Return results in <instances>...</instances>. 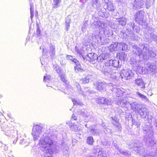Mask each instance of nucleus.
Masks as SVG:
<instances>
[{
  "label": "nucleus",
  "instance_id": "1",
  "mask_svg": "<svg viewBox=\"0 0 157 157\" xmlns=\"http://www.w3.org/2000/svg\"><path fill=\"white\" fill-rule=\"evenodd\" d=\"M56 132L52 128H47L43 135L40 138V144L41 150L44 153V157H53L52 154L55 152H57L56 147L53 144V140L56 137Z\"/></svg>",
  "mask_w": 157,
  "mask_h": 157
},
{
  "label": "nucleus",
  "instance_id": "2",
  "mask_svg": "<svg viewBox=\"0 0 157 157\" xmlns=\"http://www.w3.org/2000/svg\"><path fill=\"white\" fill-rule=\"evenodd\" d=\"M133 52L137 55V57H139L141 59L147 60L149 57H154L156 56L152 51V48L146 44H140L139 47L136 45L133 46Z\"/></svg>",
  "mask_w": 157,
  "mask_h": 157
},
{
  "label": "nucleus",
  "instance_id": "3",
  "mask_svg": "<svg viewBox=\"0 0 157 157\" xmlns=\"http://www.w3.org/2000/svg\"><path fill=\"white\" fill-rule=\"evenodd\" d=\"M116 95L115 101H117V104L121 107L128 108L130 106V104L127 101L128 98L125 96V92L118 88H114L112 90Z\"/></svg>",
  "mask_w": 157,
  "mask_h": 157
},
{
  "label": "nucleus",
  "instance_id": "4",
  "mask_svg": "<svg viewBox=\"0 0 157 157\" xmlns=\"http://www.w3.org/2000/svg\"><path fill=\"white\" fill-rule=\"evenodd\" d=\"M100 69L105 75L113 79H117L118 76L120 75L117 70L113 69L107 62Z\"/></svg>",
  "mask_w": 157,
  "mask_h": 157
},
{
  "label": "nucleus",
  "instance_id": "5",
  "mask_svg": "<svg viewBox=\"0 0 157 157\" xmlns=\"http://www.w3.org/2000/svg\"><path fill=\"white\" fill-rule=\"evenodd\" d=\"M145 135V139L146 144L151 147L155 146L156 144V141L152 137L153 134L152 129L149 127H144L143 129Z\"/></svg>",
  "mask_w": 157,
  "mask_h": 157
},
{
  "label": "nucleus",
  "instance_id": "6",
  "mask_svg": "<svg viewBox=\"0 0 157 157\" xmlns=\"http://www.w3.org/2000/svg\"><path fill=\"white\" fill-rule=\"evenodd\" d=\"M128 148H132L136 153L140 155L141 157H147L148 154H147L145 150L142 147V144L139 141L134 140L132 144L128 145Z\"/></svg>",
  "mask_w": 157,
  "mask_h": 157
},
{
  "label": "nucleus",
  "instance_id": "7",
  "mask_svg": "<svg viewBox=\"0 0 157 157\" xmlns=\"http://www.w3.org/2000/svg\"><path fill=\"white\" fill-rule=\"evenodd\" d=\"M43 129V127L40 124L34 125L33 128L32 134L35 140L38 139L40 135L42 133Z\"/></svg>",
  "mask_w": 157,
  "mask_h": 157
},
{
  "label": "nucleus",
  "instance_id": "8",
  "mask_svg": "<svg viewBox=\"0 0 157 157\" xmlns=\"http://www.w3.org/2000/svg\"><path fill=\"white\" fill-rule=\"evenodd\" d=\"M128 28L126 29V32L127 33L126 35L128 36L130 38L133 37L134 36L132 33V31L134 30L136 32L138 33L140 31V28L136 25H135L134 23L130 22L128 24Z\"/></svg>",
  "mask_w": 157,
  "mask_h": 157
},
{
  "label": "nucleus",
  "instance_id": "9",
  "mask_svg": "<svg viewBox=\"0 0 157 157\" xmlns=\"http://www.w3.org/2000/svg\"><path fill=\"white\" fill-rule=\"evenodd\" d=\"M118 73L120 75L118 76L117 78H121L128 79L131 78L133 75L132 71L129 69L123 70L121 72H118Z\"/></svg>",
  "mask_w": 157,
  "mask_h": 157
},
{
  "label": "nucleus",
  "instance_id": "10",
  "mask_svg": "<svg viewBox=\"0 0 157 157\" xmlns=\"http://www.w3.org/2000/svg\"><path fill=\"white\" fill-rule=\"evenodd\" d=\"M144 12L142 10H140L136 12L134 15V17L136 22L140 25H142L144 22L145 25H146V23L144 22Z\"/></svg>",
  "mask_w": 157,
  "mask_h": 157
},
{
  "label": "nucleus",
  "instance_id": "11",
  "mask_svg": "<svg viewBox=\"0 0 157 157\" xmlns=\"http://www.w3.org/2000/svg\"><path fill=\"white\" fill-rule=\"evenodd\" d=\"M67 124L69 126L71 129L75 132L80 130L82 129V128L80 126V124L78 122L75 123H72L71 121H68Z\"/></svg>",
  "mask_w": 157,
  "mask_h": 157
},
{
  "label": "nucleus",
  "instance_id": "12",
  "mask_svg": "<svg viewBox=\"0 0 157 157\" xmlns=\"http://www.w3.org/2000/svg\"><path fill=\"white\" fill-rule=\"evenodd\" d=\"M147 30L146 33L148 36V38L153 39L157 44V36L155 34L154 30L149 27L147 28Z\"/></svg>",
  "mask_w": 157,
  "mask_h": 157
},
{
  "label": "nucleus",
  "instance_id": "13",
  "mask_svg": "<svg viewBox=\"0 0 157 157\" xmlns=\"http://www.w3.org/2000/svg\"><path fill=\"white\" fill-rule=\"evenodd\" d=\"M130 106L131 107L132 109L136 112H139L143 108V105L140 103L134 102L130 103Z\"/></svg>",
  "mask_w": 157,
  "mask_h": 157
},
{
  "label": "nucleus",
  "instance_id": "14",
  "mask_svg": "<svg viewBox=\"0 0 157 157\" xmlns=\"http://www.w3.org/2000/svg\"><path fill=\"white\" fill-rule=\"evenodd\" d=\"M110 121L111 123L115 126V128L116 130L118 131H120L121 126L119 122V119L116 117H111Z\"/></svg>",
  "mask_w": 157,
  "mask_h": 157
},
{
  "label": "nucleus",
  "instance_id": "15",
  "mask_svg": "<svg viewBox=\"0 0 157 157\" xmlns=\"http://www.w3.org/2000/svg\"><path fill=\"white\" fill-rule=\"evenodd\" d=\"M96 89L100 91H104L105 90L106 84L104 82H98L94 84Z\"/></svg>",
  "mask_w": 157,
  "mask_h": 157
},
{
  "label": "nucleus",
  "instance_id": "16",
  "mask_svg": "<svg viewBox=\"0 0 157 157\" xmlns=\"http://www.w3.org/2000/svg\"><path fill=\"white\" fill-rule=\"evenodd\" d=\"M132 4L133 9L137 10L142 7L144 4L143 1V0H135Z\"/></svg>",
  "mask_w": 157,
  "mask_h": 157
},
{
  "label": "nucleus",
  "instance_id": "17",
  "mask_svg": "<svg viewBox=\"0 0 157 157\" xmlns=\"http://www.w3.org/2000/svg\"><path fill=\"white\" fill-rule=\"evenodd\" d=\"M96 101L98 104L101 103L102 104L110 105L111 104V101L107 98H100L96 99Z\"/></svg>",
  "mask_w": 157,
  "mask_h": 157
},
{
  "label": "nucleus",
  "instance_id": "18",
  "mask_svg": "<svg viewBox=\"0 0 157 157\" xmlns=\"http://www.w3.org/2000/svg\"><path fill=\"white\" fill-rule=\"evenodd\" d=\"M77 111L78 114H81L84 117L87 118V120L90 119L91 117L90 116L89 113L85 109L81 110L78 109Z\"/></svg>",
  "mask_w": 157,
  "mask_h": 157
},
{
  "label": "nucleus",
  "instance_id": "19",
  "mask_svg": "<svg viewBox=\"0 0 157 157\" xmlns=\"http://www.w3.org/2000/svg\"><path fill=\"white\" fill-rule=\"evenodd\" d=\"M89 131L93 135L96 136L99 135V130L96 128V126L95 125H93L90 126Z\"/></svg>",
  "mask_w": 157,
  "mask_h": 157
},
{
  "label": "nucleus",
  "instance_id": "20",
  "mask_svg": "<svg viewBox=\"0 0 157 157\" xmlns=\"http://www.w3.org/2000/svg\"><path fill=\"white\" fill-rule=\"evenodd\" d=\"M140 110L141 111L140 113L142 118H145L147 116L149 115V112L145 106L143 105V108Z\"/></svg>",
  "mask_w": 157,
  "mask_h": 157
},
{
  "label": "nucleus",
  "instance_id": "21",
  "mask_svg": "<svg viewBox=\"0 0 157 157\" xmlns=\"http://www.w3.org/2000/svg\"><path fill=\"white\" fill-rule=\"evenodd\" d=\"M146 70H147V73H150L155 71L156 69V66L149 63L146 66Z\"/></svg>",
  "mask_w": 157,
  "mask_h": 157
},
{
  "label": "nucleus",
  "instance_id": "22",
  "mask_svg": "<svg viewBox=\"0 0 157 157\" xmlns=\"http://www.w3.org/2000/svg\"><path fill=\"white\" fill-rule=\"evenodd\" d=\"M60 147L63 150L64 152L63 155L66 156H69V153L68 150H69V147L64 143H62L60 146Z\"/></svg>",
  "mask_w": 157,
  "mask_h": 157
},
{
  "label": "nucleus",
  "instance_id": "23",
  "mask_svg": "<svg viewBox=\"0 0 157 157\" xmlns=\"http://www.w3.org/2000/svg\"><path fill=\"white\" fill-rule=\"evenodd\" d=\"M94 56H96V55L94 53H90L86 55L83 58L84 59H86L90 62H93L96 59Z\"/></svg>",
  "mask_w": 157,
  "mask_h": 157
},
{
  "label": "nucleus",
  "instance_id": "24",
  "mask_svg": "<svg viewBox=\"0 0 157 157\" xmlns=\"http://www.w3.org/2000/svg\"><path fill=\"white\" fill-rule=\"evenodd\" d=\"M75 63L76 65L74 67L75 72L76 73L82 72L83 70L81 67V66L80 63L77 60H75Z\"/></svg>",
  "mask_w": 157,
  "mask_h": 157
},
{
  "label": "nucleus",
  "instance_id": "25",
  "mask_svg": "<svg viewBox=\"0 0 157 157\" xmlns=\"http://www.w3.org/2000/svg\"><path fill=\"white\" fill-rule=\"evenodd\" d=\"M108 64L112 66V67H117L119 66V61L116 60L110 59L109 61L107 62Z\"/></svg>",
  "mask_w": 157,
  "mask_h": 157
},
{
  "label": "nucleus",
  "instance_id": "26",
  "mask_svg": "<svg viewBox=\"0 0 157 157\" xmlns=\"http://www.w3.org/2000/svg\"><path fill=\"white\" fill-rule=\"evenodd\" d=\"M135 83L142 89H144L145 87V84L142 78H137L135 80Z\"/></svg>",
  "mask_w": 157,
  "mask_h": 157
},
{
  "label": "nucleus",
  "instance_id": "27",
  "mask_svg": "<svg viewBox=\"0 0 157 157\" xmlns=\"http://www.w3.org/2000/svg\"><path fill=\"white\" fill-rule=\"evenodd\" d=\"M117 56H119V59L121 60L126 61L128 59L127 55L124 52H122L119 53Z\"/></svg>",
  "mask_w": 157,
  "mask_h": 157
},
{
  "label": "nucleus",
  "instance_id": "28",
  "mask_svg": "<svg viewBox=\"0 0 157 157\" xmlns=\"http://www.w3.org/2000/svg\"><path fill=\"white\" fill-rule=\"evenodd\" d=\"M94 24L95 25L98 26L100 29H105L106 25V24L104 23L103 22L100 21H94Z\"/></svg>",
  "mask_w": 157,
  "mask_h": 157
},
{
  "label": "nucleus",
  "instance_id": "29",
  "mask_svg": "<svg viewBox=\"0 0 157 157\" xmlns=\"http://www.w3.org/2000/svg\"><path fill=\"white\" fill-rule=\"evenodd\" d=\"M126 18L124 17L117 19V21L118 22L119 24L122 26H124L126 25Z\"/></svg>",
  "mask_w": 157,
  "mask_h": 157
},
{
  "label": "nucleus",
  "instance_id": "30",
  "mask_svg": "<svg viewBox=\"0 0 157 157\" xmlns=\"http://www.w3.org/2000/svg\"><path fill=\"white\" fill-rule=\"evenodd\" d=\"M106 6H107L106 9L109 11L113 12L116 9V7L111 2L107 3Z\"/></svg>",
  "mask_w": 157,
  "mask_h": 157
},
{
  "label": "nucleus",
  "instance_id": "31",
  "mask_svg": "<svg viewBox=\"0 0 157 157\" xmlns=\"http://www.w3.org/2000/svg\"><path fill=\"white\" fill-rule=\"evenodd\" d=\"M55 46L52 44H51L50 46V51L49 53L51 57L54 56L55 53Z\"/></svg>",
  "mask_w": 157,
  "mask_h": 157
},
{
  "label": "nucleus",
  "instance_id": "32",
  "mask_svg": "<svg viewBox=\"0 0 157 157\" xmlns=\"http://www.w3.org/2000/svg\"><path fill=\"white\" fill-rule=\"evenodd\" d=\"M53 1L52 5L53 8H57L60 6V3L61 2L62 0H53Z\"/></svg>",
  "mask_w": 157,
  "mask_h": 157
},
{
  "label": "nucleus",
  "instance_id": "33",
  "mask_svg": "<svg viewBox=\"0 0 157 157\" xmlns=\"http://www.w3.org/2000/svg\"><path fill=\"white\" fill-rule=\"evenodd\" d=\"M141 60L140 59L137 60L136 59L134 58H132L131 59V64L134 65L136 67L139 65H140V63H141Z\"/></svg>",
  "mask_w": 157,
  "mask_h": 157
},
{
  "label": "nucleus",
  "instance_id": "34",
  "mask_svg": "<svg viewBox=\"0 0 157 157\" xmlns=\"http://www.w3.org/2000/svg\"><path fill=\"white\" fill-rule=\"evenodd\" d=\"M116 43H113L109 47V48L111 52H113L114 51H117V48H116Z\"/></svg>",
  "mask_w": 157,
  "mask_h": 157
},
{
  "label": "nucleus",
  "instance_id": "35",
  "mask_svg": "<svg viewBox=\"0 0 157 157\" xmlns=\"http://www.w3.org/2000/svg\"><path fill=\"white\" fill-rule=\"evenodd\" d=\"M137 69L139 70L140 73H141L143 74L147 73V70H146V67H143L141 66H140V65H139L138 66H137Z\"/></svg>",
  "mask_w": 157,
  "mask_h": 157
},
{
  "label": "nucleus",
  "instance_id": "36",
  "mask_svg": "<svg viewBox=\"0 0 157 157\" xmlns=\"http://www.w3.org/2000/svg\"><path fill=\"white\" fill-rule=\"evenodd\" d=\"M99 57L100 60L102 61L103 60L108 59L109 57V55L108 54L103 53L101 54Z\"/></svg>",
  "mask_w": 157,
  "mask_h": 157
},
{
  "label": "nucleus",
  "instance_id": "37",
  "mask_svg": "<svg viewBox=\"0 0 157 157\" xmlns=\"http://www.w3.org/2000/svg\"><path fill=\"white\" fill-rule=\"evenodd\" d=\"M136 94L139 97L142 98L144 101H148V99L147 98L146 96L140 93L139 92H137L136 93Z\"/></svg>",
  "mask_w": 157,
  "mask_h": 157
},
{
  "label": "nucleus",
  "instance_id": "38",
  "mask_svg": "<svg viewBox=\"0 0 157 157\" xmlns=\"http://www.w3.org/2000/svg\"><path fill=\"white\" fill-rule=\"evenodd\" d=\"M120 48H121V51L125 50L128 49V45L125 43H124L121 42L119 43Z\"/></svg>",
  "mask_w": 157,
  "mask_h": 157
},
{
  "label": "nucleus",
  "instance_id": "39",
  "mask_svg": "<svg viewBox=\"0 0 157 157\" xmlns=\"http://www.w3.org/2000/svg\"><path fill=\"white\" fill-rule=\"evenodd\" d=\"M94 140L93 137L89 136L87 138V143L90 145H93Z\"/></svg>",
  "mask_w": 157,
  "mask_h": 157
},
{
  "label": "nucleus",
  "instance_id": "40",
  "mask_svg": "<svg viewBox=\"0 0 157 157\" xmlns=\"http://www.w3.org/2000/svg\"><path fill=\"white\" fill-rule=\"evenodd\" d=\"M53 69L58 73L59 74L61 72V69L59 67L57 64H55L53 65Z\"/></svg>",
  "mask_w": 157,
  "mask_h": 157
},
{
  "label": "nucleus",
  "instance_id": "41",
  "mask_svg": "<svg viewBox=\"0 0 157 157\" xmlns=\"http://www.w3.org/2000/svg\"><path fill=\"white\" fill-rule=\"evenodd\" d=\"M98 155L99 157H106V154L103 150L99 151L98 153Z\"/></svg>",
  "mask_w": 157,
  "mask_h": 157
},
{
  "label": "nucleus",
  "instance_id": "42",
  "mask_svg": "<svg viewBox=\"0 0 157 157\" xmlns=\"http://www.w3.org/2000/svg\"><path fill=\"white\" fill-rule=\"evenodd\" d=\"M29 142L27 141V140L22 139L20 140V144H21L25 145V146H27L29 144Z\"/></svg>",
  "mask_w": 157,
  "mask_h": 157
},
{
  "label": "nucleus",
  "instance_id": "43",
  "mask_svg": "<svg viewBox=\"0 0 157 157\" xmlns=\"http://www.w3.org/2000/svg\"><path fill=\"white\" fill-rule=\"evenodd\" d=\"M92 38L93 40L96 39L98 41L101 40V37L98 34L94 35V34H93L92 36Z\"/></svg>",
  "mask_w": 157,
  "mask_h": 157
},
{
  "label": "nucleus",
  "instance_id": "44",
  "mask_svg": "<svg viewBox=\"0 0 157 157\" xmlns=\"http://www.w3.org/2000/svg\"><path fill=\"white\" fill-rule=\"evenodd\" d=\"M78 89V90H79L78 91L79 93L82 94L83 96H85L86 95L88 94V93L90 92H88V91L87 90H86V89L84 91H83L82 90H80V89Z\"/></svg>",
  "mask_w": 157,
  "mask_h": 157
},
{
  "label": "nucleus",
  "instance_id": "45",
  "mask_svg": "<svg viewBox=\"0 0 157 157\" xmlns=\"http://www.w3.org/2000/svg\"><path fill=\"white\" fill-rule=\"evenodd\" d=\"M72 101L74 104V105H81V102L76 99L72 98Z\"/></svg>",
  "mask_w": 157,
  "mask_h": 157
},
{
  "label": "nucleus",
  "instance_id": "46",
  "mask_svg": "<svg viewBox=\"0 0 157 157\" xmlns=\"http://www.w3.org/2000/svg\"><path fill=\"white\" fill-rule=\"evenodd\" d=\"M157 157V149L155 151L154 154L150 153L147 154V157Z\"/></svg>",
  "mask_w": 157,
  "mask_h": 157
},
{
  "label": "nucleus",
  "instance_id": "47",
  "mask_svg": "<svg viewBox=\"0 0 157 157\" xmlns=\"http://www.w3.org/2000/svg\"><path fill=\"white\" fill-rule=\"evenodd\" d=\"M30 18L31 20H32V18L34 16V11L33 8H32L31 6H30Z\"/></svg>",
  "mask_w": 157,
  "mask_h": 157
},
{
  "label": "nucleus",
  "instance_id": "48",
  "mask_svg": "<svg viewBox=\"0 0 157 157\" xmlns=\"http://www.w3.org/2000/svg\"><path fill=\"white\" fill-rule=\"evenodd\" d=\"M67 58V59H70L71 61L75 63V60H77L76 59H75V58H74L73 57L70 55H67L66 56Z\"/></svg>",
  "mask_w": 157,
  "mask_h": 157
},
{
  "label": "nucleus",
  "instance_id": "49",
  "mask_svg": "<svg viewBox=\"0 0 157 157\" xmlns=\"http://www.w3.org/2000/svg\"><path fill=\"white\" fill-rule=\"evenodd\" d=\"M80 81L83 84L87 83L88 82V80L86 79V77L81 79Z\"/></svg>",
  "mask_w": 157,
  "mask_h": 157
},
{
  "label": "nucleus",
  "instance_id": "50",
  "mask_svg": "<svg viewBox=\"0 0 157 157\" xmlns=\"http://www.w3.org/2000/svg\"><path fill=\"white\" fill-rule=\"evenodd\" d=\"M86 79L88 80V82H89L93 80L94 77L91 75H88L86 76Z\"/></svg>",
  "mask_w": 157,
  "mask_h": 157
},
{
  "label": "nucleus",
  "instance_id": "51",
  "mask_svg": "<svg viewBox=\"0 0 157 157\" xmlns=\"http://www.w3.org/2000/svg\"><path fill=\"white\" fill-rule=\"evenodd\" d=\"M78 118L77 117L75 114H73L71 118V120L70 121L71 122L74 120H78Z\"/></svg>",
  "mask_w": 157,
  "mask_h": 157
},
{
  "label": "nucleus",
  "instance_id": "52",
  "mask_svg": "<svg viewBox=\"0 0 157 157\" xmlns=\"http://www.w3.org/2000/svg\"><path fill=\"white\" fill-rule=\"evenodd\" d=\"M51 78V77L49 75H47L46 76H44V81L45 82L47 81L46 80H49Z\"/></svg>",
  "mask_w": 157,
  "mask_h": 157
},
{
  "label": "nucleus",
  "instance_id": "53",
  "mask_svg": "<svg viewBox=\"0 0 157 157\" xmlns=\"http://www.w3.org/2000/svg\"><path fill=\"white\" fill-rule=\"evenodd\" d=\"M75 50L77 52L79 53V54L82 55V51L81 49H78V48H77L76 47L75 48Z\"/></svg>",
  "mask_w": 157,
  "mask_h": 157
},
{
  "label": "nucleus",
  "instance_id": "54",
  "mask_svg": "<svg viewBox=\"0 0 157 157\" xmlns=\"http://www.w3.org/2000/svg\"><path fill=\"white\" fill-rule=\"evenodd\" d=\"M66 23H70L71 19L69 17L66 18Z\"/></svg>",
  "mask_w": 157,
  "mask_h": 157
},
{
  "label": "nucleus",
  "instance_id": "55",
  "mask_svg": "<svg viewBox=\"0 0 157 157\" xmlns=\"http://www.w3.org/2000/svg\"><path fill=\"white\" fill-rule=\"evenodd\" d=\"M116 44L117 45L116 48H117V51H121V48H119V44H118L117 43H116Z\"/></svg>",
  "mask_w": 157,
  "mask_h": 157
},
{
  "label": "nucleus",
  "instance_id": "56",
  "mask_svg": "<svg viewBox=\"0 0 157 157\" xmlns=\"http://www.w3.org/2000/svg\"><path fill=\"white\" fill-rule=\"evenodd\" d=\"M130 154V153L129 151H123L122 154L124 155H129Z\"/></svg>",
  "mask_w": 157,
  "mask_h": 157
},
{
  "label": "nucleus",
  "instance_id": "57",
  "mask_svg": "<svg viewBox=\"0 0 157 157\" xmlns=\"http://www.w3.org/2000/svg\"><path fill=\"white\" fill-rule=\"evenodd\" d=\"M61 78L62 81H63V82L66 83V84H67V81L66 80L65 78H64V77H63V76H61Z\"/></svg>",
  "mask_w": 157,
  "mask_h": 157
},
{
  "label": "nucleus",
  "instance_id": "58",
  "mask_svg": "<svg viewBox=\"0 0 157 157\" xmlns=\"http://www.w3.org/2000/svg\"><path fill=\"white\" fill-rule=\"evenodd\" d=\"M70 24V23H66L65 27L67 31L68 29L69 28Z\"/></svg>",
  "mask_w": 157,
  "mask_h": 157
},
{
  "label": "nucleus",
  "instance_id": "59",
  "mask_svg": "<svg viewBox=\"0 0 157 157\" xmlns=\"http://www.w3.org/2000/svg\"><path fill=\"white\" fill-rule=\"evenodd\" d=\"M2 147H3V148L5 151H7L8 150V147L5 144H3L2 146Z\"/></svg>",
  "mask_w": 157,
  "mask_h": 157
},
{
  "label": "nucleus",
  "instance_id": "60",
  "mask_svg": "<svg viewBox=\"0 0 157 157\" xmlns=\"http://www.w3.org/2000/svg\"><path fill=\"white\" fill-rule=\"evenodd\" d=\"M36 33L38 36H39L40 34V31L39 28H37L36 30Z\"/></svg>",
  "mask_w": 157,
  "mask_h": 157
},
{
  "label": "nucleus",
  "instance_id": "61",
  "mask_svg": "<svg viewBox=\"0 0 157 157\" xmlns=\"http://www.w3.org/2000/svg\"><path fill=\"white\" fill-rule=\"evenodd\" d=\"M98 3V0H92V3L93 6L94 5H96V4Z\"/></svg>",
  "mask_w": 157,
  "mask_h": 157
},
{
  "label": "nucleus",
  "instance_id": "62",
  "mask_svg": "<svg viewBox=\"0 0 157 157\" xmlns=\"http://www.w3.org/2000/svg\"><path fill=\"white\" fill-rule=\"evenodd\" d=\"M113 145L115 147L116 149H118L119 148L117 144H116V143L114 142V141H113Z\"/></svg>",
  "mask_w": 157,
  "mask_h": 157
},
{
  "label": "nucleus",
  "instance_id": "63",
  "mask_svg": "<svg viewBox=\"0 0 157 157\" xmlns=\"http://www.w3.org/2000/svg\"><path fill=\"white\" fill-rule=\"evenodd\" d=\"M132 122L133 124L136 125V122L135 120L134 119H132Z\"/></svg>",
  "mask_w": 157,
  "mask_h": 157
},
{
  "label": "nucleus",
  "instance_id": "64",
  "mask_svg": "<svg viewBox=\"0 0 157 157\" xmlns=\"http://www.w3.org/2000/svg\"><path fill=\"white\" fill-rule=\"evenodd\" d=\"M75 85L76 86H77V87L78 89H80V86L79 85V83H76Z\"/></svg>",
  "mask_w": 157,
  "mask_h": 157
}]
</instances>
